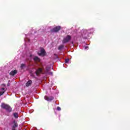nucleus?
<instances>
[{"label": "nucleus", "instance_id": "obj_1", "mask_svg": "<svg viewBox=\"0 0 130 130\" xmlns=\"http://www.w3.org/2000/svg\"><path fill=\"white\" fill-rule=\"evenodd\" d=\"M1 107L3 108V109H5L7 111H8V112H12V108H11V106L8 104L2 103L1 104Z\"/></svg>", "mask_w": 130, "mask_h": 130}, {"label": "nucleus", "instance_id": "obj_2", "mask_svg": "<svg viewBox=\"0 0 130 130\" xmlns=\"http://www.w3.org/2000/svg\"><path fill=\"white\" fill-rule=\"evenodd\" d=\"M71 40L72 36L68 35L64 38L63 39L62 43L63 44L68 43V42H70V41H71Z\"/></svg>", "mask_w": 130, "mask_h": 130}, {"label": "nucleus", "instance_id": "obj_3", "mask_svg": "<svg viewBox=\"0 0 130 130\" xmlns=\"http://www.w3.org/2000/svg\"><path fill=\"white\" fill-rule=\"evenodd\" d=\"M61 29V26H57L54 28H53L52 29H51V32H54V33H57L58 31H59Z\"/></svg>", "mask_w": 130, "mask_h": 130}, {"label": "nucleus", "instance_id": "obj_4", "mask_svg": "<svg viewBox=\"0 0 130 130\" xmlns=\"http://www.w3.org/2000/svg\"><path fill=\"white\" fill-rule=\"evenodd\" d=\"M38 55L40 56H45L46 54V52H45V50L44 49H41L40 53H38Z\"/></svg>", "mask_w": 130, "mask_h": 130}, {"label": "nucleus", "instance_id": "obj_5", "mask_svg": "<svg viewBox=\"0 0 130 130\" xmlns=\"http://www.w3.org/2000/svg\"><path fill=\"white\" fill-rule=\"evenodd\" d=\"M42 73V68H39L36 71V76H39Z\"/></svg>", "mask_w": 130, "mask_h": 130}, {"label": "nucleus", "instance_id": "obj_6", "mask_svg": "<svg viewBox=\"0 0 130 130\" xmlns=\"http://www.w3.org/2000/svg\"><path fill=\"white\" fill-rule=\"evenodd\" d=\"M44 99L47 101H52V100H53V97H48V96L45 95L44 96Z\"/></svg>", "mask_w": 130, "mask_h": 130}, {"label": "nucleus", "instance_id": "obj_7", "mask_svg": "<svg viewBox=\"0 0 130 130\" xmlns=\"http://www.w3.org/2000/svg\"><path fill=\"white\" fill-rule=\"evenodd\" d=\"M34 61H36V62H40L41 59H40V58L38 57V56H36L34 58Z\"/></svg>", "mask_w": 130, "mask_h": 130}, {"label": "nucleus", "instance_id": "obj_8", "mask_svg": "<svg viewBox=\"0 0 130 130\" xmlns=\"http://www.w3.org/2000/svg\"><path fill=\"white\" fill-rule=\"evenodd\" d=\"M16 74H17V70L12 71L10 72V76H15L16 75Z\"/></svg>", "mask_w": 130, "mask_h": 130}, {"label": "nucleus", "instance_id": "obj_9", "mask_svg": "<svg viewBox=\"0 0 130 130\" xmlns=\"http://www.w3.org/2000/svg\"><path fill=\"white\" fill-rule=\"evenodd\" d=\"M13 125L12 126V128H16V127H18V123H17V122H16V120H14L13 121Z\"/></svg>", "mask_w": 130, "mask_h": 130}, {"label": "nucleus", "instance_id": "obj_10", "mask_svg": "<svg viewBox=\"0 0 130 130\" xmlns=\"http://www.w3.org/2000/svg\"><path fill=\"white\" fill-rule=\"evenodd\" d=\"M31 85H32V80H29L26 83V87H29V86H31Z\"/></svg>", "mask_w": 130, "mask_h": 130}, {"label": "nucleus", "instance_id": "obj_11", "mask_svg": "<svg viewBox=\"0 0 130 130\" xmlns=\"http://www.w3.org/2000/svg\"><path fill=\"white\" fill-rule=\"evenodd\" d=\"M13 116H14L15 118H18L19 117V114L17 112L14 113Z\"/></svg>", "mask_w": 130, "mask_h": 130}, {"label": "nucleus", "instance_id": "obj_12", "mask_svg": "<svg viewBox=\"0 0 130 130\" xmlns=\"http://www.w3.org/2000/svg\"><path fill=\"white\" fill-rule=\"evenodd\" d=\"M63 48V45H60L58 47V50H61Z\"/></svg>", "mask_w": 130, "mask_h": 130}, {"label": "nucleus", "instance_id": "obj_13", "mask_svg": "<svg viewBox=\"0 0 130 130\" xmlns=\"http://www.w3.org/2000/svg\"><path fill=\"white\" fill-rule=\"evenodd\" d=\"M5 92H6V90L2 92L0 91V96H2V95H4V94H5Z\"/></svg>", "mask_w": 130, "mask_h": 130}, {"label": "nucleus", "instance_id": "obj_14", "mask_svg": "<svg viewBox=\"0 0 130 130\" xmlns=\"http://www.w3.org/2000/svg\"><path fill=\"white\" fill-rule=\"evenodd\" d=\"M69 61H70V59L67 58L65 59V62L66 63H68V62H69Z\"/></svg>", "mask_w": 130, "mask_h": 130}, {"label": "nucleus", "instance_id": "obj_15", "mask_svg": "<svg viewBox=\"0 0 130 130\" xmlns=\"http://www.w3.org/2000/svg\"><path fill=\"white\" fill-rule=\"evenodd\" d=\"M24 67H25V64L22 63V64H21L20 68H21V69H23V68H24Z\"/></svg>", "mask_w": 130, "mask_h": 130}, {"label": "nucleus", "instance_id": "obj_16", "mask_svg": "<svg viewBox=\"0 0 130 130\" xmlns=\"http://www.w3.org/2000/svg\"><path fill=\"white\" fill-rule=\"evenodd\" d=\"M57 110H58V111H60V110H61V108H60V107H57Z\"/></svg>", "mask_w": 130, "mask_h": 130}, {"label": "nucleus", "instance_id": "obj_17", "mask_svg": "<svg viewBox=\"0 0 130 130\" xmlns=\"http://www.w3.org/2000/svg\"><path fill=\"white\" fill-rule=\"evenodd\" d=\"M7 86L8 87H10V86H11V84L10 83V80L8 81Z\"/></svg>", "mask_w": 130, "mask_h": 130}, {"label": "nucleus", "instance_id": "obj_18", "mask_svg": "<svg viewBox=\"0 0 130 130\" xmlns=\"http://www.w3.org/2000/svg\"><path fill=\"white\" fill-rule=\"evenodd\" d=\"M49 75H50L51 76H52L53 75V73L52 72H49Z\"/></svg>", "mask_w": 130, "mask_h": 130}, {"label": "nucleus", "instance_id": "obj_19", "mask_svg": "<svg viewBox=\"0 0 130 130\" xmlns=\"http://www.w3.org/2000/svg\"><path fill=\"white\" fill-rule=\"evenodd\" d=\"M88 48H89V47H88V46L85 47V49H88Z\"/></svg>", "mask_w": 130, "mask_h": 130}, {"label": "nucleus", "instance_id": "obj_20", "mask_svg": "<svg viewBox=\"0 0 130 130\" xmlns=\"http://www.w3.org/2000/svg\"><path fill=\"white\" fill-rule=\"evenodd\" d=\"M1 90H2V91H5V88H1Z\"/></svg>", "mask_w": 130, "mask_h": 130}, {"label": "nucleus", "instance_id": "obj_21", "mask_svg": "<svg viewBox=\"0 0 130 130\" xmlns=\"http://www.w3.org/2000/svg\"><path fill=\"white\" fill-rule=\"evenodd\" d=\"M12 130H16V128H12Z\"/></svg>", "mask_w": 130, "mask_h": 130}, {"label": "nucleus", "instance_id": "obj_22", "mask_svg": "<svg viewBox=\"0 0 130 130\" xmlns=\"http://www.w3.org/2000/svg\"><path fill=\"white\" fill-rule=\"evenodd\" d=\"M30 56L31 57V56H32V55H30Z\"/></svg>", "mask_w": 130, "mask_h": 130}]
</instances>
